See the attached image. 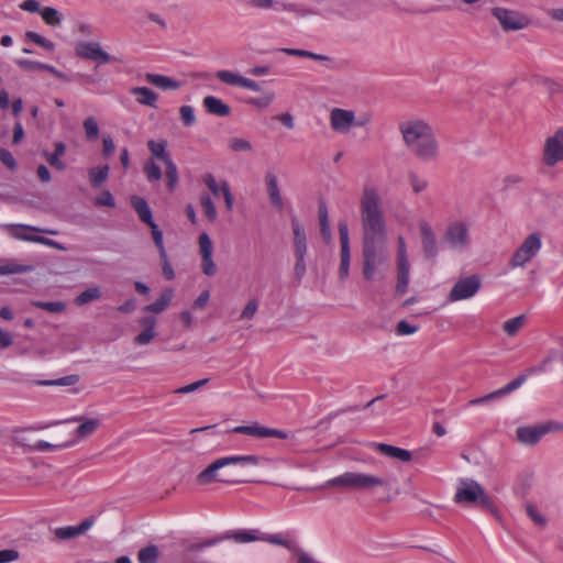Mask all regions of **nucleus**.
I'll list each match as a JSON object with an SVG mask.
<instances>
[{"mask_svg":"<svg viewBox=\"0 0 563 563\" xmlns=\"http://www.w3.org/2000/svg\"><path fill=\"white\" fill-rule=\"evenodd\" d=\"M96 206L114 207V198L108 190L102 191L95 200Z\"/></svg>","mask_w":563,"mask_h":563,"instance_id":"nucleus-59","label":"nucleus"},{"mask_svg":"<svg viewBox=\"0 0 563 563\" xmlns=\"http://www.w3.org/2000/svg\"><path fill=\"white\" fill-rule=\"evenodd\" d=\"M482 280L478 275H470L459 279L448 295L449 302H456L474 297L481 289Z\"/></svg>","mask_w":563,"mask_h":563,"instance_id":"nucleus-12","label":"nucleus"},{"mask_svg":"<svg viewBox=\"0 0 563 563\" xmlns=\"http://www.w3.org/2000/svg\"><path fill=\"white\" fill-rule=\"evenodd\" d=\"M145 80L162 90H177L181 87L180 81L158 74L147 73Z\"/></svg>","mask_w":563,"mask_h":563,"instance_id":"nucleus-28","label":"nucleus"},{"mask_svg":"<svg viewBox=\"0 0 563 563\" xmlns=\"http://www.w3.org/2000/svg\"><path fill=\"white\" fill-rule=\"evenodd\" d=\"M147 147L151 154L164 164H166L168 161H172L169 154L166 151L167 143L165 141L151 140L147 142Z\"/></svg>","mask_w":563,"mask_h":563,"instance_id":"nucleus-36","label":"nucleus"},{"mask_svg":"<svg viewBox=\"0 0 563 563\" xmlns=\"http://www.w3.org/2000/svg\"><path fill=\"white\" fill-rule=\"evenodd\" d=\"M257 308H258V302L256 299L249 300V302L242 310L241 319H247V320L252 319L255 316Z\"/></svg>","mask_w":563,"mask_h":563,"instance_id":"nucleus-58","label":"nucleus"},{"mask_svg":"<svg viewBox=\"0 0 563 563\" xmlns=\"http://www.w3.org/2000/svg\"><path fill=\"white\" fill-rule=\"evenodd\" d=\"M217 79H219L222 84H225L228 86H234V87H241L243 82V76H241L238 73L221 69L216 73Z\"/></svg>","mask_w":563,"mask_h":563,"instance_id":"nucleus-39","label":"nucleus"},{"mask_svg":"<svg viewBox=\"0 0 563 563\" xmlns=\"http://www.w3.org/2000/svg\"><path fill=\"white\" fill-rule=\"evenodd\" d=\"M234 433L246 434L257 439L264 438H277V439H288L289 435L287 432L278 429L267 428L260 423H253L250 426H238L232 430Z\"/></svg>","mask_w":563,"mask_h":563,"instance_id":"nucleus-13","label":"nucleus"},{"mask_svg":"<svg viewBox=\"0 0 563 563\" xmlns=\"http://www.w3.org/2000/svg\"><path fill=\"white\" fill-rule=\"evenodd\" d=\"M493 15L499 21L505 31H517L527 25V20L511 10L495 8L493 9Z\"/></svg>","mask_w":563,"mask_h":563,"instance_id":"nucleus-19","label":"nucleus"},{"mask_svg":"<svg viewBox=\"0 0 563 563\" xmlns=\"http://www.w3.org/2000/svg\"><path fill=\"white\" fill-rule=\"evenodd\" d=\"M563 162V129H558L549 135L542 147V163L548 167H554Z\"/></svg>","mask_w":563,"mask_h":563,"instance_id":"nucleus-11","label":"nucleus"},{"mask_svg":"<svg viewBox=\"0 0 563 563\" xmlns=\"http://www.w3.org/2000/svg\"><path fill=\"white\" fill-rule=\"evenodd\" d=\"M200 205L208 220L214 221L217 218V209L210 195L202 194L200 197Z\"/></svg>","mask_w":563,"mask_h":563,"instance_id":"nucleus-46","label":"nucleus"},{"mask_svg":"<svg viewBox=\"0 0 563 563\" xmlns=\"http://www.w3.org/2000/svg\"><path fill=\"white\" fill-rule=\"evenodd\" d=\"M397 334L399 335H410L418 331V328L416 325H412L408 323L405 320H401L397 324Z\"/></svg>","mask_w":563,"mask_h":563,"instance_id":"nucleus-61","label":"nucleus"},{"mask_svg":"<svg viewBox=\"0 0 563 563\" xmlns=\"http://www.w3.org/2000/svg\"><path fill=\"white\" fill-rule=\"evenodd\" d=\"M225 538L234 540L236 543H249L261 541V532L257 530H239L231 534H225Z\"/></svg>","mask_w":563,"mask_h":563,"instance_id":"nucleus-37","label":"nucleus"},{"mask_svg":"<svg viewBox=\"0 0 563 563\" xmlns=\"http://www.w3.org/2000/svg\"><path fill=\"white\" fill-rule=\"evenodd\" d=\"M260 456L257 455H228L216 459L197 476L196 483L199 486H207L213 483L225 485H235L247 483V479L241 478L235 472L229 470L231 466H257Z\"/></svg>","mask_w":563,"mask_h":563,"instance_id":"nucleus-3","label":"nucleus"},{"mask_svg":"<svg viewBox=\"0 0 563 563\" xmlns=\"http://www.w3.org/2000/svg\"><path fill=\"white\" fill-rule=\"evenodd\" d=\"M19 558V552L13 549H5L0 551V563H10Z\"/></svg>","mask_w":563,"mask_h":563,"instance_id":"nucleus-64","label":"nucleus"},{"mask_svg":"<svg viewBox=\"0 0 563 563\" xmlns=\"http://www.w3.org/2000/svg\"><path fill=\"white\" fill-rule=\"evenodd\" d=\"M529 375L530 374L527 372V374H522V375L518 376L517 378H515L514 380L508 383L506 386H504L497 390H494L483 397L470 400L468 405L477 406V405H483L489 400L499 399V398L515 391L516 389L520 388L526 383Z\"/></svg>","mask_w":563,"mask_h":563,"instance_id":"nucleus-18","label":"nucleus"},{"mask_svg":"<svg viewBox=\"0 0 563 563\" xmlns=\"http://www.w3.org/2000/svg\"><path fill=\"white\" fill-rule=\"evenodd\" d=\"M526 511L528 517L540 527H544L548 522L547 518L531 504H527Z\"/></svg>","mask_w":563,"mask_h":563,"instance_id":"nucleus-54","label":"nucleus"},{"mask_svg":"<svg viewBox=\"0 0 563 563\" xmlns=\"http://www.w3.org/2000/svg\"><path fill=\"white\" fill-rule=\"evenodd\" d=\"M202 181L214 197H219L220 195H222L227 210L232 211L234 206V198L228 181L221 180L220 183H218L212 174L203 175Z\"/></svg>","mask_w":563,"mask_h":563,"instance_id":"nucleus-17","label":"nucleus"},{"mask_svg":"<svg viewBox=\"0 0 563 563\" xmlns=\"http://www.w3.org/2000/svg\"><path fill=\"white\" fill-rule=\"evenodd\" d=\"M199 252L201 255V269L207 276H213L217 272V265L213 262V244L208 233L202 232L198 239Z\"/></svg>","mask_w":563,"mask_h":563,"instance_id":"nucleus-16","label":"nucleus"},{"mask_svg":"<svg viewBox=\"0 0 563 563\" xmlns=\"http://www.w3.org/2000/svg\"><path fill=\"white\" fill-rule=\"evenodd\" d=\"M292 233H294V253L295 256H306L307 254V238L306 232L298 219L291 221Z\"/></svg>","mask_w":563,"mask_h":563,"instance_id":"nucleus-25","label":"nucleus"},{"mask_svg":"<svg viewBox=\"0 0 563 563\" xmlns=\"http://www.w3.org/2000/svg\"><path fill=\"white\" fill-rule=\"evenodd\" d=\"M66 153V145L63 142H57L54 145V151L52 153L49 152H43V156L46 159V162L49 164L51 167L62 172L65 169L66 165L63 162L62 157Z\"/></svg>","mask_w":563,"mask_h":563,"instance_id":"nucleus-29","label":"nucleus"},{"mask_svg":"<svg viewBox=\"0 0 563 563\" xmlns=\"http://www.w3.org/2000/svg\"><path fill=\"white\" fill-rule=\"evenodd\" d=\"M541 245V238L538 233L529 234L511 256L510 267H523L538 254Z\"/></svg>","mask_w":563,"mask_h":563,"instance_id":"nucleus-9","label":"nucleus"},{"mask_svg":"<svg viewBox=\"0 0 563 563\" xmlns=\"http://www.w3.org/2000/svg\"><path fill=\"white\" fill-rule=\"evenodd\" d=\"M93 525L91 519H86L78 526L56 528L54 534L59 540H68L86 533Z\"/></svg>","mask_w":563,"mask_h":563,"instance_id":"nucleus-23","label":"nucleus"},{"mask_svg":"<svg viewBox=\"0 0 563 563\" xmlns=\"http://www.w3.org/2000/svg\"><path fill=\"white\" fill-rule=\"evenodd\" d=\"M443 242L452 250L465 251L471 243L468 224L463 220L450 222L445 229Z\"/></svg>","mask_w":563,"mask_h":563,"instance_id":"nucleus-8","label":"nucleus"},{"mask_svg":"<svg viewBox=\"0 0 563 563\" xmlns=\"http://www.w3.org/2000/svg\"><path fill=\"white\" fill-rule=\"evenodd\" d=\"M330 125L331 129L338 133L345 134L353 126H364L366 125L371 117L367 114L361 115L360 118L355 117V113L351 110L342 109V108H333L330 111Z\"/></svg>","mask_w":563,"mask_h":563,"instance_id":"nucleus-7","label":"nucleus"},{"mask_svg":"<svg viewBox=\"0 0 563 563\" xmlns=\"http://www.w3.org/2000/svg\"><path fill=\"white\" fill-rule=\"evenodd\" d=\"M80 380L79 375L71 374L56 379H37L41 386H74Z\"/></svg>","mask_w":563,"mask_h":563,"instance_id":"nucleus-40","label":"nucleus"},{"mask_svg":"<svg viewBox=\"0 0 563 563\" xmlns=\"http://www.w3.org/2000/svg\"><path fill=\"white\" fill-rule=\"evenodd\" d=\"M0 162L10 170H15L18 164L12 153L5 148L0 147Z\"/></svg>","mask_w":563,"mask_h":563,"instance_id":"nucleus-57","label":"nucleus"},{"mask_svg":"<svg viewBox=\"0 0 563 563\" xmlns=\"http://www.w3.org/2000/svg\"><path fill=\"white\" fill-rule=\"evenodd\" d=\"M139 323L143 330L134 338V343L137 345L148 344L156 336L155 327L157 320L155 317L147 316L141 318Z\"/></svg>","mask_w":563,"mask_h":563,"instance_id":"nucleus-22","label":"nucleus"},{"mask_svg":"<svg viewBox=\"0 0 563 563\" xmlns=\"http://www.w3.org/2000/svg\"><path fill=\"white\" fill-rule=\"evenodd\" d=\"M296 263L294 266V274L298 280H300L306 274V256H295Z\"/></svg>","mask_w":563,"mask_h":563,"instance_id":"nucleus-63","label":"nucleus"},{"mask_svg":"<svg viewBox=\"0 0 563 563\" xmlns=\"http://www.w3.org/2000/svg\"><path fill=\"white\" fill-rule=\"evenodd\" d=\"M152 238L154 241V244L159 251L161 258L166 257V250L164 246V240H163V232L158 229L157 224L155 222H151L150 225Z\"/></svg>","mask_w":563,"mask_h":563,"instance_id":"nucleus-48","label":"nucleus"},{"mask_svg":"<svg viewBox=\"0 0 563 563\" xmlns=\"http://www.w3.org/2000/svg\"><path fill=\"white\" fill-rule=\"evenodd\" d=\"M130 93L136 97V102L150 108L157 107L158 95L147 87H133Z\"/></svg>","mask_w":563,"mask_h":563,"instance_id":"nucleus-27","label":"nucleus"},{"mask_svg":"<svg viewBox=\"0 0 563 563\" xmlns=\"http://www.w3.org/2000/svg\"><path fill=\"white\" fill-rule=\"evenodd\" d=\"M114 142L113 139L107 134L102 137V155L104 157H110L114 152Z\"/></svg>","mask_w":563,"mask_h":563,"instance_id":"nucleus-62","label":"nucleus"},{"mask_svg":"<svg viewBox=\"0 0 563 563\" xmlns=\"http://www.w3.org/2000/svg\"><path fill=\"white\" fill-rule=\"evenodd\" d=\"M203 106L207 112L219 117H227L231 112V109L228 104H225L221 99L213 96H207L203 99Z\"/></svg>","mask_w":563,"mask_h":563,"instance_id":"nucleus-30","label":"nucleus"},{"mask_svg":"<svg viewBox=\"0 0 563 563\" xmlns=\"http://www.w3.org/2000/svg\"><path fill=\"white\" fill-rule=\"evenodd\" d=\"M421 243L427 257H434L438 254V241L431 224L424 220L419 222Z\"/></svg>","mask_w":563,"mask_h":563,"instance_id":"nucleus-21","label":"nucleus"},{"mask_svg":"<svg viewBox=\"0 0 563 563\" xmlns=\"http://www.w3.org/2000/svg\"><path fill=\"white\" fill-rule=\"evenodd\" d=\"M76 55L84 59L95 60L100 64H106L112 60V57L102 51L97 42H79L75 48Z\"/></svg>","mask_w":563,"mask_h":563,"instance_id":"nucleus-15","label":"nucleus"},{"mask_svg":"<svg viewBox=\"0 0 563 563\" xmlns=\"http://www.w3.org/2000/svg\"><path fill=\"white\" fill-rule=\"evenodd\" d=\"M383 486H386V481L383 477L357 472H345L328 479L323 485V487H346L351 489H373Z\"/></svg>","mask_w":563,"mask_h":563,"instance_id":"nucleus-4","label":"nucleus"},{"mask_svg":"<svg viewBox=\"0 0 563 563\" xmlns=\"http://www.w3.org/2000/svg\"><path fill=\"white\" fill-rule=\"evenodd\" d=\"M261 536H262L261 541L267 542L269 544L284 547L291 552L297 551V549H298L297 545L292 541L286 539L282 533H276V534L261 533Z\"/></svg>","mask_w":563,"mask_h":563,"instance_id":"nucleus-38","label":"nucleus"},{"mask_svg":"<svg viewBox=\"0 0 563 563\" xmlns=\"http://www.w3.org/2000/svg\"><path fill=\"white\" fill-rule=\"evenodd\" d=\"M11 444L21 449L23 452L33 450V428L32 427H14L10 430Z\"/></svg>","mask_w":563,"mask_h":563,"instance_id":"nucleus-20","label":"nucleus"},{"mask_svg":"<svg viewBox=\"0 0 563 563\" xmlns=\"http://www.w3.org/2000/svg\"><path fill=\"white\" fill-rule=\"evenodd\" d=\"M563 424L550 422L541 427H520L517 429V437L520 442L526 444L537 443L549 431L562 430Z\"/></svg>","mask_w":563,"mask_h":563,"instance_id":"nucleus-14","label":"nucleus"},{"mask_svg":"<svg viewBox=\"0 0 563 563\" xmlns=\"http://www.w3.org/2000/svg\"><path fill=\"white\" fill-rule=\"evenodd\" d=\"M282 51L284 53H286L287 55H290V56L311 58V59H314V60H325V59H328V57L324 56V55L316 54V53H312V52H309V51H305V49H299V48H283Z\"/></svg>","mask_w":563,"mask_h":563,"instance_id":"nucleus-50","label":"nucleus"},{"mask_svg":"<svg viewBox=\"0 0 563 563\" xmlns=\"http://www.w3.org/2000/svg\"><path fill=\"white\" fill-rule=\"evenodd\" d=\"M360 214L363 229V276L366 280L383 279L389 267L387 230L383 198L373 181L363 185Z\"/></svg>","mask_w":563,"mask_h":563,"instance_id":"nucleus-1","label":"nucleus"},{"mask_svg":"<svg viewBox=\"0 0 563 563\" xmlns=\"http://www.w3.org/2000/svg\"><path fill=\"white\" fill-rule=\"evenodd\" d=\"M408 180L415 194H420L427 190V188L429 187V181L424 177H421L416 173H410L408 176Z\"/></svg>","mask_w":563,"mask_h":563,"instance_id":"nucleus-49","label":"nucleus"},{"mask_svg":"<svg viewBox=\"0 0 563 563\" xmlns=\"http://www.w3.org/2000/svg\"><path fill=\"white\" fill-rule=\"evenodd\" d=\"M131 203L142 222L146 223L147 225H150L151 222H154L151 208L145 199L139 196H133L131 198Z\"/></svg>","mask_w":563,"mask_h":563,"instance_id":"nucleus-32","label":"nucleus"},{"mask_svg":"<svg viewBox=\"0 0 563 563\" xmlns=\"http://www.w3.org/2000/svg\"><path fill=\"white\" fill-rule=\"evenodd\" d=\"M89 181L92 187H99L109 175V166H98L89 169Z\"/></svg>","mask_w":563,"mask_h":563,"instance_id":"nucleus-41","label":"nucleus"},{"mask_svg":"<svg viewBox=\"0 0 563 563\" xmlns=\"http://www.w3.org/2000/svg\"><path fill=\"white\" fill-rule=\"evenodd\" d=\"M29 267L24 265H20L15 262H8L3 265H0V275H9L16 274L26 271Z\"/></svg>","mask_w":563,"mask_h":563,"instance_id":"nucleus-56","label":"nucleus"},{"mask_svg":"<svg viewBox=\"0 0 563 563\" xmlns=\"http://www.w3.org/2000/svg\"><path fill=\"white\" fill-rule=\"evenodd\" d=\"M165 166H166L165 175H166V179H167V185H168L169 190H173L178 183L177 166L175 165V163L173 161H168L165 164Z\"/></svg>","mask_w":563,"mask_h":563,"instance_id":"nucleus-51","label":"nucleus"},{"mask_svg":"<svg viewBox=\"0 0 563 563\" xmlns=\"http://www.w3.org/2000/svg\"><path fill=\"white\" fill-rule=\"evenodd\" d=\"M85 137L87 141H96L99 135V124L95 117H88L82 122Z\"/></svg>","mask_w":563,"mask_h":563,"instance_id":"nucleus-42","label":"nucleus"},{"mask_svg":"<svg viewBox=\"0 0 563 563\" xmlns=\"http://www.w3.org/2000/svg\"><path fill=\"white\" fill-rule=\"evenodd\" d=\"M275 99V93L273 91H266L260 97H250L245 100V103L256 107L258 109L267 108L272 104Z\"/></svg>","mask_w":563,"mask_h":563,"instance_id":"nucleus-43","label":"nucleus"},{"mask_svg":"<svg viewBox=\"0 0 563 563\" xmlns=\"http://www.w3.org/2000/svg\"><path fill=\"white\" fill-rule=\"evenodd\" d=\"M37 15L52 27L58 26L62 23V14L52 7H41L37 3Z\"/></svg>","mask_w":563,"mask_h":563,"instance_id":"nucleus-33","label":"nucleus"},{"mask_svg":"<svg viewBox=\"0 0 563 563\" xmlns=\"http://www.w3.org/2000/svg\"><path fill=\"white\" fill-rule=\"evenodd\" d=\"M229 147L233 152H249L252 151L253 146L250 141L241 137H232L229 141Z\"/></svg>","mask_w":563,"mask_h":563,"instance_id":"nucleus-55","label":"nucleus"},{"mask_svg":"<svg viewBox=\"0 0 563 563\" xmlns=\"http://www.w3.org/2000/svg\"><path fill=\"white\" fill-rule=\"evenodd\" d=\"M525 321H526V317L523 314H520L518 317H515V318H511L509 320H507L504 325H503V329L504 331L509 335V336H514L516 335L520 329L523 327L525 324Z\"/></svg>","mask_w":563,"mask_h":563,"instance_id":"nucleus-45","label":"nucleus"},{"mask_svg":"<svg viewBox=\"0 0 563 563\" xmlns=\"http://www.w3.org/2000/svg\"><path fill=\"white\" fill-rule=\"evenodd\" d=\"M399 131L408 151L418 159L429 163L438 159L440 147L431 125L419 118L399 123Z\"/></svg>","mask_w":563,"mask_h":563,"instance_id":"nucleus-2","label":"nucleus"},{"mask_svg":"<svg viewBox=\"0 0 563 563\" xmlns=\"http://www.w3.org/2000/svg\"><path fill=\"white\" fill-rule=\"evenodd\" d=\"M397 244V283L395 290L396 295L402 296L408 290L410 264L404 236H398Z\"/></svg>","mask_w":563,"mask_h":563,"instance_id":"nucleus-10","label":"nucleus"},{"mask_svg":"<svg viewBox=\"0 0 563 563\" xmlns=\"http://www.w3.org/2000/svg\"><path fill=\"white\" fill-rule=\"evenodd\" d=\"M209 382L208 378H203V379H200V380H197V382H194L191 384H188L186 386H183L180 388H178L176 390V393H179V394H189V393H192V391H196L197 389H199L200 387L205 386L207 383Z\"/></svg>","mask_w":563,"mask_h":563,"instance_id":"nucleus-60","label":"nucleus"},{"mask_svg":"<svg viewBox=\"0 0 563 563\" xmlns=\"http://www.w3.org/2000/svg\"><path fill=\"white\" fill-rule=\"evenodd\" d=\"M179 117L185 126H191L196 122L195 109L191 106H181Z\"/></svg>","mask_w":563,"mask_h":563,"instance_id":"nucleus-53","label":"nucleus"},{"mask_svg":"<svg viewBox=\"0 0 563 563\" xmlns=\"http://www.w3.org/2000/svg\"><path fill=\"white\" fill-rule=\"evenodd\" d=\"M101 296V291L98 287H90L80 292L75 299L76 305L82 306Z\"/></svg>","mask_w":563,"mask_h":563,"instance_id":"nucleus-47","label":"nucleus"},{"mask_svg":"<svg viewBox=\"0 0 563 563\" xmlns=\"http://www.w3.org/2000/svg\"><path fill=\"white\" fill-rule=\"evenodd\" d=\"M9 234L18 240L35 241V228L23 224H5Z\"/></svg>","mask_w":563,"mask_h":563,"instance_id":"nucleus-31","label":"nucleus"},{"mask_svg":"<svg viewBox=\"0 0 563 563\" xmlns=\"http://www.w3.org/2000/svg\"><path fill=\"white\" fill-rule=\"evenodd\" d=\"M144 173L150 181H157L162 178V169L154 161L145 163Z\"/></svg>","mask_w":563,"mask_h":563,"instance_id":"nucleus-52","label":"nucleus"},{"mask_svg":"<svg viewBox=\"0 0 563 563\" xmlns=\"http://www.w3.org/2000/svg\"><path fill=\"white\" fill-rule=\"evenodd\" d=\"M70 421L80 422V424L71 433V438L66 441H59L55 443H48L46 441H37V451H48L51 449L63 450L75 445L79 440L87 438L96 432L100 426L98 419H85L82 417H75Z\"/></svg>","mask_w":563,"mask_h":563,"instance_id":"nucleus-6","label":"nucleus"},{"mask_svg":"<svg viewBox=\"0 0 563 563\" xmlns=\"http://www.w3.org/2000/svg\"><path fill=\"white\" fill-rule=\"evenodd\" d=\"M172 298L173 291L172 289H167L161 294L159 298L156 301L145 306L144 311L161 313L169 306Z\"/></svg>","mask_w":563,"mask_h":563,"instance_id":"nucleus-35","label":"nucleus"},{"mask_svg":"<svg viewBox=\"0 0 563 563\" xmlns=\"http://www.w3.org/2000/svg\"><path fill=\"white\" fill-rule=\"evenodd\" d=\"M374 445H375V450L378 453H380L385 456H388L390 459L398 460L401 462H409L412 459L411 452L406 449L394 446V445L386 444V443H375Z\"/></svg>","mask_w":563,"mask_h":563,"instance_id":"nucleus-26","label":"nucleus"},{"mask_svg":"<svg viewBox=\"0 0 563 563\" xmlns=\"http://www.w3.org/2000/svg\"><path fill=\"white\" fill-rule=\"evenodd\" d=\"M159 552L156 545H147L137 553L139 563H156Z\"/></svg>","mask_w":563,"mask_h":563,"instance_id":"nucleus-44","label":"nucleus"},{"mask_svg":"<svg viewBox=\"0 0 563 563\" xmlns=\"http://www.w3.org/2000/svg\"><path fill=\"white\" fill-rule=\"evenodd\" d=\"M265 184L266 190L269 198V201L273 207L278 210H282L284 207V201L279 191L277 176L274 173H266L265 175Z\"/></svg>","mask_w":563,"mask_h":563,"instance_id":"nucleus-24","label":"nucleus"},{"mask_svg":"<svg viewBox=\"0 0 563 563\" xmlns=\"http://www.w3.org/2000/svg\"><path fill=\"white\" fill-rule=\"evenodd\" d=\"M338 229L341 242V261L351 262L350 238L346 222H339Z\"/></svg>","mask_w":563,"mask_h":563,"instance_id":"nucleus-34","label":"nucleus"},{"mask_svg":"<svg viewBox=\"0 0 563 563\" xmlns=\"http://www.w3.org/2000/svg\"><path fill=\"white\" fill-rule=\"evenodd\" d=\"M454 500L459 504H478L492 514H497V508L493 499L486 494L485 489L475 481L462 479L454 495Z\"/></svg>","mask_w":563,"mask_h":563,"instance_id":"nucleus-5","label":"nucleus"}]
</instances>
